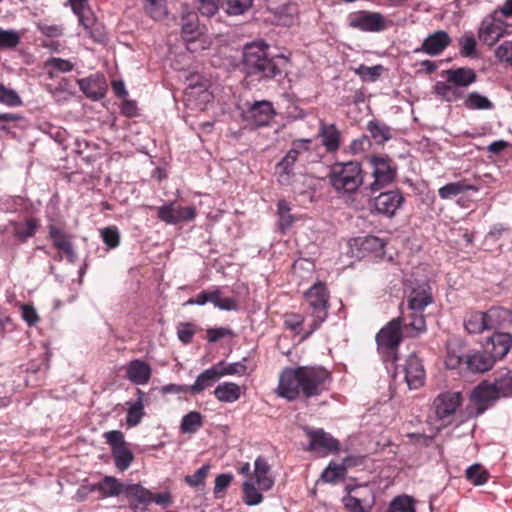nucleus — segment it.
Wrapping results in <instances>:
<instances>
[{"instance_id":"nucleus-1","label":"nucleus","mask_w":512,"mask_h":512,"mask_svg":"<svg viewBox=\"0 0 512 512\" xmlns=\"http://www.w3.org/2000/svg\"><path fill=\"white\" fill-rule=\"evenodd\" d=\"M441 80L433 85V93L442 101L455 103L463 100V105L469 110H491L493 103L479 92H470L467 95L464 89L476 82L477 75L474 70L466 67L450 68L440 73Z\"/></svg>"},{"instance_id":"nucleus-2","label":"nucleus","mask_w":512,"mask_h":512,"mask_svg":"<svg viewBox=\"0 0 512 512\" xmlns=\"http://www.w3.org/2000/svg\"><path fill=\"white\" fill-rule=\"evenodd\" d=\"M330 372L322 366L286 367L280 375L276 393L288 401L301 394L306 398L316 397L328 389Z\"/></svg>"},{"instance_id":"nucleus-3","label":"nucleus","mask_w":512,"mask_h":512,"mask_svg":"<svg viewBox=\"0 0 512 512\" xmlns=\"http://www.w3.org/2000/svg\"><path fill=\"white\" fill-rule=\"evenodd\" d=\"M406 300L412 313L404 317V332L408 337H417L427 330L423 311L434 302L431 286L427 282L417 283L407 292Z\"/></svg>"},{"instance_id":"nucleus-4","label":"nucleus","mask_w":512,"mask_h":512,"mask_svg":"<svg viewBox=\"0 0 512 512\" xmlns=\"http://www.w3.org/2000/svg\"><path fill=\"white\" fill-rule=\"evenodd\" d=\"M304 312L310 319L303 339L310 337L327 320L330 308V291L326 284L318 281L303 294Z\"/></svg>"},{"instance_id":"nucleus-5","label":"nucleus","mask_w":512,"mask_h":512,"mask_svg":"<svg viewBox=\"0 0 512 512\" xmlns=\"http://www.w3.org/2000/svg\"><path fill=\"white\" fill-rule=\"evenodd\" d=\"M363 170L359 162L335 163L329 173L331 186L341 194L351 195L363 184Z\"/></svg>"},{"instance_id":"nucleus-6","label":"nucleus","mask_w":512,"mask_h":512,"mask_svg":"<svg viewBox=\"0 0 512 512\" xmlns=\"http://www.w3.org/2000/svg\"><path fill=\"white\" fill-rule=\"evenodd\" d=\"M404 318L397 317L388 322L376 335L378 349L385 352V360H397V350L403 340Z\"/></svg>"},{"instance_id":"nucleus-7","label":"nucleus","mask_w":512,"mask_h":512,"mask_svg":"<svg viewBox=\"0 0 512 512\" xmlns=\"http://www.w3.org/2000/svg\"><path fill=\"white\" fill-rule=\"evenodd\" d=\"M311 144L310 139H298L292 142V146L286 155L281 159L275 167V175L277 182L281 186H288L292 183L295 176L294 165L299 156L309 150Z\"/></svg>"},{"instance_id":"nucleus-8","label":"nucleus","mask_w":512,"mask_h":512,"mask_svg":"<svg viewBox=\"0 0 512 512\" xmlns=\"http://www.w3.org/2000/svg\"><path fill=\"white\" fill-rule=\"evenodd\" d=\"M276 48H271L263 40L247 43L243 47L242 64H274L275 60L280 58L289 61L290 52L288 54L276 52Z\"/></svg>"},{"instance_id":"nucleus-9","label":"nucleus","mask_w":512,"mask_h":512,"mask_svg":"<svg viewBox=\"0 0 512 512\" xmlns=\"http://www.w3.org/2000/svg\"><path fill=\"white\" fill-rule=\"evenodd\" d=\"M370 163L373 167L372 176L374 178L367 186L370 192H377L394 182L397 175V168L390 158L373 156Z\"/></svg>"},{"instance_id":"nucleus-10","label":"nucleus","mask_w":512,"mask_h":512,"mask_svg":"<svg viewBox=\"0 0 512 512\" xmlns=\"http://www.w3.org/2000/svg\"><path fill=\"white\" fill-rule=\"evenodd\" d=\"M47 228L48 237L52 241L53 247L58 251L56 260L61 261L66 258L69 263H75L77 253L73 244V235L55 224H50Z\"/></svg>"},{"instance_id":"nucleus-11","label":"nucleus","mask_w":512,"mask_h":512,"mask_svg":"<svg viewBox=\"0 0 512 512\" xmlns=\"http://www.w3.org/2000/svg\"><path fill=\"white\" fill-rule=\"evenodd\" d=\"M402 374L410 389H418L424 385L425 370L422 360L416 355H409L405 364L395 367V375Z\"/></svg>"},{"instance_id":"nucleus-12","label":"nucleus","mask_w":512,"mask_h":512,"mask_svg":"<svg viewBox=\"0 0 512 512\" xmlns=\"http://www.w3.org/2000/svg\"><path fill=\"white\" fill-rule=\"evenodd\" d=\"M509 24L506 23L497 13L492 12L486 16L479 28V39L486 45H494L501 37L508 32Z\"/></svg>"},{"instance_id":"nucleus-13","label":"nucleus","mask_w":512,"mask_h":512,"mask_svg":"<svg viewBox=\"0 0 512 512\" xmlns=\"http://www.w3.org/2000/svg\"><path fill=\"white\" fill-rule=\"evenodd\" d=\"M309 438V451L320 452L322 455L336 453L340 449V442L323 429H305Z\"/></svg>"},{"instance_id":"nucleus-14","label":"nucleus","mask_w":512,"mask_h":512,"mask_svg":"<svg viewBox=\"0 0 512 512\" xmlns=\"http://www.w3.org/2000/svg\"><path fill=\"white\" fill-rule=\"evenodd\" d=\"M73 12L78 16L79 23L91 37L99 39L102 36L101 25L97 22L87 0H68Z\"/></svg>"},{"instance_id":"nucleus-15","label":"nucleus","mask_w":512,"mask_h":512,"mask_svg":"<svg viewBox=\"0 0 512 512\" xmlns=\"http://www.w3.org/2000/svg\"><path fill=\"white\" fill-rule=\"evenodd\" d=\"M405 198L399 189L381 192L374 198L373 205L377 213L392 218L403 205Z\"/></svg>"},{"instance_id":"nucleus-16","label":"nucleus","mask_w":512,"mask_h":512,"mask_svg":"<svg viewBox=\"0 0 512 512\" xmlns=\"http://www.w3.org/2000/svg\"><path fill=\"white\" fill-rule=\"evenodd\" d=\"M197 215L194 206L182 207L175 202L162 205L157 210L158 218L167 224H178L183 221H191Z\"/></svg>"},{"instance_id":"nucleus-17","label":"nucleus","mask_w":512,"mask_h":512,"mask_svg":"<svg viewBox=\"0 0 512 512\" xmlns=\"http://www.w3.org/2000/svg\"><path fill=\"white\" fill-rule=\"evenodd\" d=\"M276 112L271 102L267 100L256 101L244 112V118L257 127L268 125Z\"/></svg>"},{"instance_id":"nucleus-18","label":"nucleus","mask_w":512,"mask_h":512,"mask_svg":"<svg viewBox=\"0 0 512 512\" xmlns=\"http://www.w3.org/2000/svg\"><path fill=\"white\" fill-rule=\"evenodd\" d=\"M77 83L85 96L94 101L102 99L108 89L105 76L99 73L78 79Z\"/></svg>"},{"instance_id":"nucleus-19","label":"nucleus","mask_w":512,"mask_h":512,"mask_svg":"<svg viewBox=\"0 0 512 512\" xmlns=\"http://www.w3.org/2000/svg\"><path fill=\"white\" fill-rule=\"evenodd\" d=\"M495 362L503 359L512 348V335L505 332H495L488 338L484 346Z\"/></svg>"},{"instance_id":"nucleus-20","label":"nucleus","mask_w":512,"mask_h":512,"mask_svg":"<svg viewBox=\"0 0 512 512\" xmlns=\"http://www.w3.org/2000/svg\"><path fill=\"white\" fill-rule=\"evenodd\" d=\"M461 400V395L457 392H446L438 395L433 402L437 418L444 420L453 415L460 406Z\"/></svg>"},{"instance_id":"nucleus-21","label":"nucleus","mask_w":512,"mask_h":512,"mask_svg":"<svg viewBox=\"0 0 512 512\" xmlns=\"http://www.w3.org/2000/svg\"><path fill=\"white\" fill-rule=\"evenodd\" d=\"M499 398L493 383L483 382L472 392V399L477 406V414H482Z\"/></svg>"},{"instance_id":"nucleus-22","label":"nucleus","mask_w":512,"mask_h":512,"mask_svg":"<svg viewBox=\"0 0 512 512\" xmlns=\"http://www.w3.org/2000/svg\"><path fill=\"white\" fill-rule=\"evenodd\" d=\"M349 25L363 31H380L385 28L384 19L380 13H361L351 15Z\"/></svg>"},{"instance_id":"nucleus-23","label":"nucleus","mask_w":512,"mask_h":512,"mask_svg":"<svg viewBox=\"0 0 512 512\" xmlns=\"http://www.w3.org/2000/svg\"><path fill=\"white\" fill-rule=\"evenodd\" d=\"M494 364L495 360L485 349L465 355V372L484 373L489 371Z\"/></svg>"},{"instance_id":"nucleus-24","label":"nucleus","mask_w":512,"mask_h":512,"mask_svg":"<svg viewBox=\"0 0 512 512\" xmlns=\"http://www.w3.org/2000/svg\"><path fill=\"white\" fill-rule=\"evenodd\" d=\"M126 378L135 385H145L150 381L152 370L148 363L140 359L130 361L126 367Z\"/></svg>"},{"instance_id":"nucleus-25","label":"nucleus","mask_w":512,"mask_h":512,"mask_svg":"<svg viewBox=\"0 0 512 512\" xmlns=\"http://www.w3.org/2000/svg\"><path fill=\"white\" fill-rule=\"evenodd\" d=\"M125 484L114 476H104L99 482L90 485V491L100 493V498L117 497L125 491Z\"/></svg>"},{"instance_id":"nucleus-26","label":"nucleus","mask_w":512,"mask_h":512,"mask_svg":"<svg viewBox=\"0 0 512 512\" xmlns=\"http://www.w3.org/2000/svg\"><path fill=\"white\" fill-rule=\"evenodd\" d=\"M361 494L360 487H354L350 490L349 494L343 498V504L346 510L349 512H370L374 500L369 497H359Z\"/></svg>"},{"instance_id":"nucleus-27","label":"nucleus","mask_w":512,"mask_h":512,"mask_svg":"<svg viewBox=\"0 0 512 512\" xmlns=\"http://www.w3.org/2000/svg\"><path fill=\"white\" fill-rule=\"evenodd\" d=\"M254 477L260 491H268L274 486L275 481L271 475V467L262 456L255 460Z\"/></svg>"},{"instance_id":"nucleus-28","label":"nucleus","mask_w":512,"mask_h":512,"mask_svg":"<svg viewBox=\"0 0 512 512\" xmlns=\"http://www.w3.org/2000/svg\"><path fill=\"white\" fill-rule=\"evenodd\" d=\"M319 137L328 153L336 152L341 144V133L335 124L321 123Z\"/></svg>"},{"instance_id":"nucleus-29","label":"nucleus","mask_w":512,"mask_h":512,"mask_svg":"<svg viewBox=\"0 0 512 512\" xmlns=\"http://www.w3.org/2000/svg\"><path fill=\"white\" fill-rule=\"evenodd\" d=\"M450 41L451 38L449 34L443 30H439L425 38L422 43V49L427 54L437 55L449 45Z\"/></svg>"},{"instance_id":"nucleus-30","label":"nucleus","mask_w":512,"mask_h":512,"mask_svg":"<svg viewBox=\"0 0 512 512\" xmlns=\"http://www.w3.org/2000/svg\"><path fill=\"white\" fill-rule=\"evenodd\" d=\"M221 378V373H218L217 367H212L200 373L194 384L190 385V394L198 395L205 389L212 387Z\"/></svg>"},{"instance_id":"nucleus-31","label":"nucleus","mask_w":512,"mask_h":512,"mask_svg":"<svg viewBox=\"0 0 512 512\" xmlns=\"http://www.w3.org/2000/svg\"><path fill=\"white\" fill-rule=\"evenodd\" d=\"M488 329L505 328L512 323V313L503 307H492L486 311Z\"/></svg>"},{"instance_id":"nucleus-32","label":"nucleus","mask_w":512,"mask_h":512,"mask_svg":"<svg viewBox=\"0 0 512 512\" xmlns=\"http://www.w3.org/2000/svg\"><path fill=\"white\" fill-rule=\"evenodd\" d=\"M479 187L473 184H469L466 179L450 182L438 189V195L441 199H452L460 194L466 193L467 191L477 192Z\"/></svg>"},{"instance_id":"nucleus-33","label":"nucleus","mask_w":512,"mask_h":512,"mask_svg":"<svg viewBox=\"0 0 512 512\" xmlns=\"http://www.w3.org/2000/svg\"><path fill=\"white\" fill-rule=\"evenodd\" d=\"M136 394L138 395V399L130 404L126 414V424L129 427L137 426L145 415L144 399L146 394L141 389H136Z\"/></svg>"},{"instance_id":"nucleus-34","label":"nucleus","mask_w":512,"mask_h":512,"mask_svg":"<svg viewBox=\"0 0 512 512\" xmlns=\"http://www.w3.org/2000/svg\"><path fill=\"white\" fill-rule=\"evenodd\" d=\"M464 327L469 334H480L489 330L486 312L474 311L468 313L464 320Z\"/></svg>"},{"instance_id":"nucleus-35","label":"nucleus","mask_w":512,"mask_h":512,"mask_svg":"<svg viewBox=\"0 0 512 512\" xmlns=\"http://www.w3.org/2000/svg\"><path fill=\"white\" fill-rule=\"evenodd\" d=\"M213 394L220 402L232 403L240 398L241 390L236 383L224 382L215 388Z\"/></svg>"},{"instance_id":"nucleus-36","label":"nucleus","mask_w":512,"mask_h":512,"mask_svg":"<svg viewBox=\"0 0 512 512\" xmlns=\"http://www.w3.org/2000/svg\"><path fill=\"white\" fill-rule=\"evenodd\" d=\"M124 494L128 500H135L138 504H151L152 492L140 484L126 485Z\"/></svg>"},{"instance_id":"nucleus-37","label":"nucleus","mask_w":512,"mask_h":512,"mask_svg":"<svg viewBox=\"0 0 512 512\" xmlns=\"http://www.w3.org/2000/svg\"><path fill=\"white\" fill-rule=\"evenodd\" d=\"M181 31L187 41L194 40L199 34V19L195 12H187L181 17Z\"/></svg>"},{"instance_id":"nucleus-38","label":"nucleus","mask_w":512,"mask_h":512,"mask_svg":"<svg viewBox=\"0 0 512 512\" xmlns=\"http://www.w3.org/2000/svg\"><path fill=\"white\" fill-rule=\"evenodd\" d=\"M39 228V221L36 218H29L25 223H14L13 233L14 236L21 242H26L29 238L33 237Z\"/></svg>"},{"instance_id":"nucleus-39","label":"nucleus","mask_w":512,"mask_h":512,"mask_svg":"<svg viewBox=\"0 0 512 512\" xmlns=\"http://www.w3.org/2000/svg\"><path fill=\"white\" fill-rule=\"evenodd\" d=\"M187 88L186 94L193 95L195 93H200L204 95L206 99L208 97V88L210 86V80L205 78L202 75L197 73H192L187 77Z\"/></svg>"},{"instance_id":"nucleus-40","label":"nucleus","mask_w":512,"mask_h":512,"mask_svg":"<svg viewBox=\"0 0 512 512\" xmlns=\"http://www.w3.org/2000/svg\"><path fill=\"white\" fill-rule=\"evenodd\" d=\"M367 130L377 144H384L392 137L390 127L376 120L368 122Z\"/></svg>"},{"instance_id":"nucleus-41","label":"nucleus","mask_w":512,"mask_h":512,"mask_svg":"<svg viewBox=\"0 0 512 512\" xmlns=\"http://www.w3.org/2000/svg\"><path fill=\"white\" fill-rule=\"evenodd\" d=\"M112 457L116 468L121 472L127 470L134 460V455L127 445L114 448Z\"/></svg>"},{"instance_id":"nucleus-42","label":"nucleus","mask_w":512,"mask_h":512,"mask_svg":"<svg viewBox=\"0 0 512 512\" xmlns=\"http://www.w3.org/2000/svg\"><path fill=\"white\" fill-rule=\"evenodd\" d=\"M203 425L202 415L199 412L191 411L186 414L181 421V431L183 433H195Z\"/></svg>"},{"instance_id":"nucleus-43","label":"nucleus","mask_w":512,"mask_h":512,"mask_svg":"<svg viewBox=\"0 0 512 512\" xmlns=\"http://www.w3.org/2000/svg\"><path fill=\"white\" fill-rule=\"evenodd\" d=\"M346 476L345 466L341 464L330 463L322 472L321 479L327 483H336Z\"/></svg>"},{"instance_id":"nucleus-44","label":"nucleus","mask_w":512,"mask_h":512,"mask_svg":"<svg viewBox=\"0 0 512 512\" xmlns=\"http://www.w3.org/2000/svg\"><path fill=\"white\" fill-rule=\"evenodd\" d=\"M466 478L475 486L483 485L489 478V473L479 464H473L466 470Z\"/></svg>"},{"instance_id":"nucleus-45","label":"nucleus","mask_w":512,"mask_h":512,"mask_svg":"<svg viewBox=\"0 0 512 512\" xmlns=\"http://www.w3.org/2000/svg\"><path fill=\"white\" fill-rule=\"evenodd\" d=\"M476 40L472 34H464L459 39L460 54L463 57L475 59L477 57Z\"/></svg>"},{"instance_id":"nucleus-46","label":"nucleus","mask_w":512,"mask_h":512,"mask_svg":"<svg viewBox=\"0 0 512 512\" xmlns=\"http://www.w3.org/2000/svg\"><path fill=\"white\" fill-rule=\"evenodd\" d=\"M214 365L217 367L218 373H221V378L226 375L242 376L246 374L247 371L246 365L242 362L227 364L224 361H220Z\"/></svg>"},{"instance_id":"nucleus-47","label":"nucleus","mask_w":512,"mask_h":512,"mask_svg":"<svg viewBox=\"0 0 512 512\" xmlns=\"http://www.w3.org/2000/svg\"><path fill=\"white\" fill-rule=\"evenodd\" d=\"M499 397L512 396V373L507 371L505 374L499 376L493 382Z\"/></svg>"},{"instance_id":"nucleus-48","label":"nucleus","mask_w":512,"mask_h":512,"mask_svg":"<svg viewBox=\"0 0 512 512\" xmlns=\"http://www.w3.org/2000/svg\"><path fill=\"white\" fill-rule=\"evenodd\" d=\"M263 495L249 481L243 483V501L249 506L258 505L263 501Z\"/></svg>"},{"instance_id":"nucleus-49","label":"nucleus","mask_w":512,"mask_h":512,"mask_svg":"<svg viewBox=\"0 0 512 512\" xmlns=\"http://www.w3.org/2000/svg\"><path fill=\"white\" fill-rule=\"evenodd\" d=\"M388 512H416L413 498L407 495L396 497L391 502Z\"/></svg>"},{"instance_id":"nucleus-50","label":"nucleus","mask_w":512,"mask_h":512,"mask_svg":"<svg viewBox=\"0 0 512 512\" xmlns=\"http://www.w3.org/2000/svg\"><path fill=\"white\" fill-rule=\"evenodd\" d=\"M248 69L246 73L249 76L257 75L259 76V80L261 78H274L276 75L280 74L281 71L278 69V66H246Z\"/></svg>"},{"instance_id":"nucleus-51","label":"nucleus","mask_w":512,"mask_h":512,"mask_svg":"<svg viewBox=\"0 0 512 512\" xmlns=\"http://www.w3.org/2000/svg\"><path fill=\"white\" fill-rule=\"evenodd\" d=\"M144 10L154 20H160L166 15L165 6L162 0H145Z\"/></svg>"},{"instance_id":"nucleus-52","label":"nucleus","mask_w":512,"mask_h":512,"mask_svg":"<svg viewBox=\"0 0 512 512\" xmlns=\"http://www.w3.org/2000/svg\"><path fill=\"white\" fill-rule=\"evenodd\" d=\"M445 365L448 369H459L465 371V356L453 349L447 350Z\"/></svg>"},{"instance_id":"nucleus-53","label":"nucleus","mask_w":512,"mask_h":512,"mask_svg":"<svg viewBox=\"0 0 512 512\" xmlns=\"http://www.w3.org/2000/svg\"><path fill=\"white\" fill-rule=\"evenodd\" d=\"M0 103L9 107H15L21 105L22 102L19 95L14 90L0 83Z\"/></svg>"},{"instance_id":"nucleus-54","label":"nucleus","mask_w":512,"mask_h":512,"mask_svg":"<svg viewBox=\"0 0 512 512\" xmlns=\"http://www.w3.org/2000/svg\"><path fill=\"white\" fill-rule=\"evenodd\" d=\"M382 71V66H359L354 72L361 77L363 81H376Z\"/></svg>"},{"instance_id":"nucleus-55","label":"nucleus","mask_w":512,"mask_h":512,"mask_svg":"<svg viewBox=\"0 0 512 512\" xmlns=\"http://www.w3.org/2000/svg\"><path fill=\"white\" fill-rule=\"evenodd\" d=\"M103 242L111 249L120 244V234L116 226H109L101 230Z\"/></svg>"},{"instance_id":"nucleus-56","label":"nucleus","mask_w":512,"mask_h":512,"mask_svg":"<svg viewBox=\"0 0 512 512\" xmlns=\"http://www.w3.org/2000/svg\"><path fill=\"white\" fill-rule=\"evenodd\" d=\"M305 317L299 313H286L284 315V326L299 334L304 324Z\"/></svg>"},{"instance_id":"nucleus-57","label":"nucleus","mask_w":512,"mask_h":512,"mask_svg":"<svg viewBox=\"0 0 512 512\" xmlns=\"http://www.w3.org/2000/svg\"><path fill=\"white\" fill-rule=\"evenodd\" d=\"M253 0H226L229 15H241L252 6Z\"/></svg>"},{"instance_id":"nucleus-58","label":"nucleus","mask_w":512,"mask_h":512,"mask_svg":"<svg viewBox=\"0 0 512 512\" xmlns=\"http://www.w3.org/2000/svg\"><path fill=\"white\" fill-rule=\"evenodd\" d=\"M20 42V36L15 30L0 31V47L1 48H14Z\"/></svg>"},{"instance_id":"nucleus-59","label":"nucleus","mask_w":512,"mask_h":512,"mask_svg":"<svg viewBox=\"0 0 512 512\" xmlns=\"http://www.w3.org/2000/svg\"><path fill=\"white\" fill-rule=\"evenodd\" d=\"M195 333L196 329L193 323H180L177 327L178 338L183 344L191 343Z\"/></svg>"},{"instance_id":"nucleus-60","label":"nucleus","mask_w":512,"mask_h":512,"mask_svg":"<svg viewBox=\"0 0 512 512\" xmlns=\"http://www.w3.org/2000/svg\"><path fill=\"white\" fill-rule=\"evenodd\" d=\"M199 12L206 17L214 16L219 9V0H197Z\"/></svg>"},{"instance_id":"nucleus-61","label":"nucleus","mask_w":512,"mask_h":512,"mask_svg":"<svg viewBox=\"0 0 512 512\" xmlns=\"http://www.w3.org/2000/svg\"><path fill=\"white\" fill-rule=\"evenodd\" d=\"M104 438L106 442L110 445L111 451L116 447L126 446V442L124 439V434L119 430H111L104 434Z\"/></svg>"},{"instance_id":"nucleus-62","label":"nucleus","mask_w":512,"mask_h":512,"mask_svg":"<svg viewBox=\"0 0 512 512\" xmlns=\"http://www.w3.org/2000/svg\"><path fill=\"white\" fill-rule=\"evenodd\" d=\"M209 472V466L204 465L200 467L193 475L185 477V482L191 487H197L202 484Z\"/></svg>"},{"instance_id":"nucleus-63","label":"nucleus","mask_w":512,"mask_h":512,"mask_svg":"<svg viewBox=\"0 0 512 512\" xmlns=\"http://www.w3.org/2000/svg\"><path fill=\"white\" fill-rule=\"evenodd\" d=\"M495 55L501 62H508L512 64V42L505 41L497 47Z\"/></svg>"},{"instance_id":"nucleus-64","label":"nucleus","mask_w":512,"mask_h":512,"mask_svg":"<svg viewBox=\"0 0 512 512\" xmlns=\"http://www.w3.org/2000/svg\"><path fill=\"white\" fill-rule=\"evenodd\" d=\"M21 311L22 318L29 326H33L39 321L38 314L32 305L24 304Z\"/></svg>"}]
</instances>
